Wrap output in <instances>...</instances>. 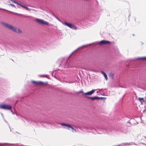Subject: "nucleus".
Here are the masks:
<instances>
[{"instance_id":"9b49d317","label":"nucleus","mask_w":146,"mask_h":146,"mask_svg":"<svg viewBox=\"0 0 146 146\" xmlns=\"http://www.w3.org/2000/svg\"><path fill=\"white\" fill-rule=\"evenodd\" d=\"M101 73L104 75L105 78L106 80H108V78L106 74L104 71H101Z\"/></svg>"},{"instance_id":"4468645a","label":"nucleus","mask_w":146,"mask_h":146,"mask_svg":"<svg viewBox=\"0 0 146 146\" xmlns=\"http://www.w3.org/2000/svg\"><path fill=\"white\" fill-rule=\"evenodd\" d=\"M32 82L34 84H35L36 85H38V82H36V81H32Z\"/></svg>"},{"instance_id":"20e7f679","label":"nucleus","mask_w":146,"mask_h":146,"mask_svg":"<svg viewBox=\"0 0 146 146\" xmlns=\"http://www.w3.org/2000/svg\"><path fill=\"white\" fill-rule=\"evenodd\" d=\"M61 125L62 126H66V127H67V129H69V128H71L72 129V131L73 132H76V129H74L71 125H70L66 124L65 123H61Z\"/></svg>"},{"instance_id":"0eeeda50","label":"nucleus","mask_w":146,"mask_h":146,"mask_svg":"<svg viewBox=\"0 0 146 146\" xmlns=\"http://www.w3.org/2000/svg\"><path fill=\"white\" fill-rule=\"evenodd\" d=\"M111 42L110 41L103 40L100 41L99 42V44L100 45H102L103 44H109Z\"/></svg>"},{"instance_id":"423d86ee","label":"nucleus","mask_w":146,"mask_h":146,"mask_svg":"<svg viewBox=\"0 0 146 146\" xmlns=\"http://www.w3.org/2000/svg\"><path fill=\"white\" fill-rule=\"evenodd\" d=\"M96 90H92L91 91L89 92H87L83 93V92L82 90H81L78 93H83V95H91L92 94H93L94 91Z\"/></svg>"},{"instance_id":"1a4fd4ad","label":"nucleus","mask_w":146,"mask_h":146,"mask_svg":"<svg viewBox=\"0 0 146 146\" xmlns=\"http://www.w3.org/2000/svg\"><path fill=\"white\" fill-rule=\"evenodd\" d=\"M47 85V82H45L44 83L42 81H39L38 82V85H41V86H46Z\"/></svg>"},{"instance_id":"f3484780","label":"nucleus","mask_w":146,"mask_h":146,"mask_svg":"<svg viewBox=\"0 0 146 146\" xmlns=\"http://www.w3.org/2000/svg\"><path fill=\"white\" fill-rule=\"evenodd\" d=\"M39 76L41 77H45V75H39Z\"/></svg>"},{"instance_id":"f03ea898","label":"nucleus","mask_w":146,"mask_h":146,"mask_svg":"<svg viewBox=\"0 0 146 146\" xmlns=\"http://www.w3.org/2000/svg\"><path fill=\"white\" fill-rule=\"evenodd\" d=\"M63 24L65 25L70 28L76 30L77 29V27L74 25L68 22H63Z\"/></svg>"},{"instance_id":"6e6552de","label":"nucleus","mask_w":146,"mask_h":146,"mask_svg":"<svg viewBox=\"0 0 146 146\" xmlns=\"http://www.w3.org/2000/svg\"><path fill=\"white\" fill-rule=\"evenodd\" d=\"M85 97L87 98L91 99L92 100H99L100 99V98L97 96H95L93 97H90L86 96Z\"/></svg>"},{"instance_id":"dca6fc26","label":"nucleus","mask_w":146,"mask_h":146,"mask_svg":"<svg viewBox=\"0 0 146 146\" xmlns=\"http://www.w3.org/2000/svg\"><path fill=\"white\" fill-rule=\"evenodd\" d=\"M140 59H146V57L141 58Z\"/></svg>"},{"instance_id":"aec40b11","label":"nucleus","mask_w":146,"mask_h":146,"mask_svg":"<svg viewBox=\"0 0 146 146\" xmlns=\"http://www.w3.org/2000/svg\"><path fill=\"white\" fill-rule=\"evenodd\" d=\"M25 7H26V6L23 5V7L25 8Z\"/></svg>"},{"instance_id":"412c9836","label":"nucleus","mask_w":146,"mask_h":146,"mask_svg":"<svg viewBox=\"0 0 146 146\" xmlns=\"http://www.w3.org/2000/svg\"><path fill=\"white\" fill-rule=\"evenodd\" d=\"M9 12H11L10 11H9ZM13 13H13V12H12Z\"/></svg>"},{"instance_id":"a211bd4d","label":"nucleus","mask_w":146,"mask_h":146,"mask_svg":"<svg viewBox=\"0 0 146 146\" xmlns=\"http://www.w3.org/2000/svg\"><path fill=\"white\" fill-rule=\"evenodd\" d=\"M5 143H2V144H0V146H2L5 145Z\"/></svg>"},{"instance_id":"9d476101","label":"nucleus","mask_w":146,"mask_h":146,"mask_svg":"<svg viewBox=\"0 0 146 146\" xmlns=\"http://www.w3.org/2000/svg\"><path fill=\"white\" fill-rule=\"evenodd\" d=\"M114 74L111 72H110L108 75L109 76L112 80L114 79Z\"/></svg>"},{"instance_id":"f8f14e48","label":"nucleus","mask_w":146,"mask_h":146,"mask_svg":"<svg viewBox=\"0 0 146 146\" xmlns=\"http://www.w3.org/2000/svg\"><path fill=\"white\" fill-rule=\"evenodd\" d=\"M138 100H139V101L141 103H142L143 102H145L144 99L143 98H138Z\"/></svg>"},{"instance_id":"f257e3e1","label":"nucleus","mask_w":146,"mask_h":146,"mask_svg":"<svg viewBox=\"0 0 146 146\" xmlns=\"http://www.w3.org/2000/svg\"><path fill=\"white\" fill-rule=\"evenodd\" d=\"M1 25L4 27L17 33L21 34L23 33L22 31L19 28L14 27L11 25L6 23L1 22Z\"/></svg>"},{"instance_id":"6ab92c4d","label":"nucleus","mask_w":146,"mask_h":146,"mask_svg":"<svg viewBox=\"0 0 146 146\" xmlns=\"http://www.w3.org/2000/svg\"><path fill=\"white\" fill-rule=\"evenodd\" d=\"M25 9H26L27 10H28L29 9V8L26 7H25Z\"/></svg>"},{"instance_id":"ddd939ff","label":"nucleus","mask_w":146,"mask_h":146,"mask_svg":"<svg viewBox=\"0 0 146 146\" xmlns=\"http://www.w3.org/2000/svg\"><path fill=\"white\" fill-rule=\"evenodd\" d=\"M10 0L12 2H13L14 3H15L19 5L20 6H21V7H22L23 6V5L22 4H21L20 3H17V2L16 1H13V0Z\"/></svg>"},{"instance_id":"39448f33","label":"nucleus","mask_w":146,"mask_h":146,"mask_svg":"<svg viewBox=\"0 0 146 146\" xmlns=\"http://www.w3.org/2000/svg\"><path fill=\"white\" fill-rule=\"evenodd\" d=\"M11 107L9 105H3L0 106V108L3 109L7 110H11Z\"/></svg>"},{"instance_id":"7ed1b4c3","label":"nucleus","mask_w":146,"mask_h":146,"mask_svg":"<svg viewBox=\"0 0 146 146\" xmlns=\"http://www.w3.org/2000/svg\"><path fill=\"white\" fill-rule=\"evenodd\" d=\"M35 21L40 24L46 25H49V23L48 22L46 21H45L43 20L37 19L35 20Z\"/></svg>"},{"instance_id":"2eb2a0df","label":"nucleus","mask_w":146,"mask_h":146,"mask_svg":"<svg viewBox=\"0 0 146 146\" xmlns=\"http://www.w3.org/2000/svg\"><path fill=\"white\" fill-rule=\"evenodd\" d=\"M9 5L13 7H14L16 8L15 6L13 4H9Z\"/></svg>"}]
</instances>
